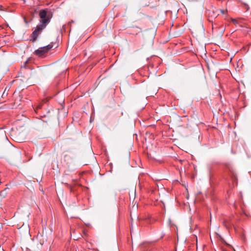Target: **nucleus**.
<instances>
[{"mask_svg":"<svg viewBox=\"0 0 251 251\" xmlns=\"http://www.w3.org/2000/svg\"><path fill=\"white\" fill-rule=\"evenodd\" d=\"M39 16L40 18L39 24L30 35V41L32 42L36 40L38 35L42 32L43 29L50 23L52 17V13L50 11L47 9H42L40 11Z\"/></svg>","mask_w":251,"mask_h":251,"instance_id":"1","label":"nucleus"},{"mask_svg":"<svg viewBox=\"0 0 251 251\" xmlns=\"http://www.w3.org/2000/svg\"><path fill=\"white\" fill-rule=\"evenodd\" d=\"M222 13L223 14H224V13H225L224 11V10L222 11Z\"/></svg>","mask_w":251,"mask_h":251,"instance_id":"5","label":"nucleus"},{"mask_svg":"<svg viewBox=\"0 0 251 251\" xmlns=\"http://www.w3.org/2000/svg\"><path fill=\"white\" fill-rule=\"evenodd\" d=\"M231 21L232 22L235 24V25H237L238 24V22L237 20H236V19H231Z\"/></svg>","mask_w":251,"mask_h":251,"instance_id":"4","label":"nucleus"},{"mask_svg":"<svg viewBox=\"0 0 251 251\" xmlns=\"http://www.w3.org/2000/svg\"><path fill=\"white\" fill-rule=\"evenodd\" d=\"M7 190V188L5 189L4 190H3V191H1L0 193V196L4 198L5 197V196H6V191Z\"/></svg>","mask_w":251,"mask_h":251,"instance_id":"3","label":"nucleus"},{"mask_svg":"<svg viewBox=\"0 0 251 251\" xmlns=\"http://www.w3.org/2000/svg\"><path fill=\"white\" fill-rule=\"evenodd\" d=\"M53 47V45L49 44L44 47H41L35 50L34 54L39 57H44L45 54Z\"/></svg>","mask_w":251,"mask_h":251,"instance_id":"2","label":"nucleus"}]
</instances>
